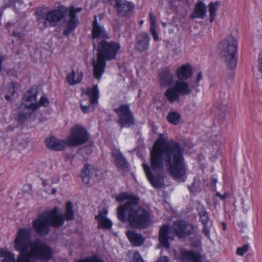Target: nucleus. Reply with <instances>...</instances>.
Returning <instances> with one entry per match:
<instances>
[{"mask_svg": "<svg viewBox=\"0 0 262 262\" xmlns=\"http://www.w3.org/2000/svg\"><path fill=\"white\" fill-rule=\"evenodd\" d=\"M219 49L222 58L231 69L235 68L237 62V52L238 43L232 36H227L219 45Z\"/></svg>", "mask_w": 262, "mask_h": 262, "instance_id": "8", "label": "nucleus"}, {"mask_svg": "<svg viewBox=\"0 0 262 262\" xmlns=\"http://www.w3.org/2000/svg\"><path fill=\"white\" fill-rule=\"evenodd\" d=\"M63 224V215L58 213L57 207L42 212L32 222L35 232L41 236H47L51 232L50 227L59 228Z\"/></svg>", "mask_w": 262, "mask_h": 262, "instance_id": "5", "label": "nucleus"}, {"mask_svg": "<svg viewBox=\"0 0 262 262\" xmlns=\"http://www.w3.org/2000/svg\"><path fill=\"white\" fill-rule=\"evenodd\" d=\"M193 74V70L190 64H183L179 67L176 72L177 77L179 80L186 81Z\"/></svg>", "mask_w": 262, "mask_h": 262, "instance_id": "22", "label": "nucleus"}, {"mask_svg": "<svg viewBox=\"0 0 262 262\" xmlns=\"http://www.w3.org/2000/svg\"><path fill=\"white\" fill-rule=\"evenodd\" d=\"M223 228L224 230H226V225L225 223L223 222L222 223Z\"/></svg>", "mask_w": 262, "mask_h": 262, "instance_id": "49", "label": "nucleus"}, {"mask_svg": "<svg viewBox=\"0 0 262 262\" xmlns=\"http://www.w3.org/2000/svg\"><path fill=\"white\" fill-rule=\"evenodd\" d=\"M152 35L153 36L154 39L155 41H158L159 40V36L157 33L156 34H152Z\"/></svg>", "mask_w": 262, "mask_h": 262, "instance_id": "46", "label": "nucleus"}, {"mask_svg": "<svg viewBox=\"0 0 262 262\" xmlns=\"http://www.w3.org/2000/svg\"><path fill=\"white\" fill-rule=\"evenodd\" d=\"M193 83L189 84L184 80H177L174 85L169 88L165 93V96L167 100L173 103L175 101H180V96H188L191 94L192 90H194L192 88Z\"/></svg>", "mask_w": 262, "mask_h": 262, "instance_id": "9", "label": "nucleus"}, {"mask_svg": "<svg viewBox=\"0 0 262 262\" xmlns=\"http://www.w3.org/2000/svg\"><path fill=\"white\" fill-rule=\"evenodd\" d=\"M15 83L11 82V85H10V93L11 94L10 95L9 94H7L5 95V98L6 100L9 101L11 99V96L13 95L15 93L14 88H15Z\"/></svg>", "mask_w": 262, "mask_h": 262, "instance_id": "37", "label": "nucleus"}, {"mask_svg": "<svg viewBox=\"0 0 262 262\" xmlns=\"http://www.w3.org/2000/svg\"><path fill=\"white\" fill-rule=\"evenodd\" d=\"M82 8H75L71 6L69 10L63 5H59L57 9L48 11L47 12L42 10L36 12L37 21L39 24H42L45 28L55 27L56 25L62 20L69 12V20L64 29L63 35L69 36L73 32L79 24L76 13L82 11Z\"/></svg>", "mask_w": 262, "mask_h": 262, "instance_id": "3", "label": "nucleus"}, {"mask_svg": "<svg viewBox=\"0 0 262 262\" xmlns=\"http://www.w3.org/2000/svg\"><path fill=\"white\" fill-rule=\"evenodd\" d=\"M32 230L30 227L20 228L14 239V248L19 254L16 259L15 254L7 248L0 249L1 262L48 261L53 257L51 247L39 238L31 241Z\"/></svg>", "mask_w": 262, "mask_h": 262, "instance_id": "2", "label": "nucleus"}, {"mask_svg": "<svg viewBox=\"0 0 262 262\" xmlns=\"http://www.w3.org/2000/svg\"><path fill=\"white\" fill-rule=\"evenodd\" d=\"M216 196L219 197L222 200H224L227 198V194L225 193L223 195H222L220 193L217 192L216 193Z\"/></svg>", "mask_w": 262, "mask_h": 262, "instance_id": "44", "label": "nucleus"}, {"mask_svg": "<svg viewBox=\"0 0 262 262\" xmlns=\"http://www.w3.org/2000/svg\"><path fill=\"white\" fill-rule=\"evenodd\" d=\"M149 19L150 21V24H156V17L151 11H150L149 12Z\"/></svg>", "mask_w": 262, "mask_h": 262, "instance_id": "40", "label": "nucleus"}, {"mask_svg": "<svg viewBox=\"0 0 262 262\" xmlns=\"http://www.w3.org/2000/svg\"><path fill=\"white\" fill-rule=\"evenodd\" d=\"M37 103L39 108L40 106L47 107L48 106L49 102L46 97L42 96Z\"/></svg>", "mask_w": 262, "mask_h": 262, "instance_id": "36", "label": "nucleus"}, {"mask_svg": "<svg viewBox=\"0 0 262 262\" xmlns=\"http://www.w3.org/2000/svg\"><path fill=\"white\" fill-rule=\"evenodd\" d=\"M45 142L48 148L54 151L63 150L67 144V142L58 139L54 136L47 137Z\"/></svg>", "mask_w": 262, "mask_h": 262, "instance_id": "20", "label": "nucleus"}, {"mask_svg": "<svg viewBox=\"0 0 262 262\" xmlns=\"http://www.w3.org/2000/svg\"><path fill=\"white\" fill-rule=\"evenodd\" d=\"M155 262H169V259L167 257L163 256L159 258Z\"/></svg>", "mask_w": 262, "mask_h": 262, "instance_id": "43", "label": "nucleus"}, {"mask_svg": "<svg viewBox=\"0 0 262 262\" xmlns=\"http://www.w3.org/2000/svg\"><path fill=\"white\" fill-rule=\"evenodd\" d=\"M89 139L86 129L80 126L75 125L71 129L70 134L66 140L69 146H77L86 143Z\"/></svg>", "mask_w": 262, "mask_h": 262, "instance_id": "10", "label": "nucleus"}, {"mask_svg": "<svg viewBox=\"0 0 262 262\" xmlns=\"http://www.w3.org/2000/svg\"><path fill=\"white\" fill-rule=\"evenodd\" d=\"M113 157H114L116 165L118 168L121 169L127 168L128 163L121 152L118 150H116L113 152Z\"/></svg>", "mask_w": 262, "mask_h": 262, "instance_id": "27", "label": "nucleus"}, {"mask_svg": "<svg viewBox=\"0 0 262 262\" xmlns=\"http://www.w3.org/2000/svg\"><path fill=\"white\" fill-rule=\"evenodd\" d=\"M116 200L118 202L127 200L125 204L120 205L117 208V216H120V218L124 219V216L122 214L123 212H125V210L133 204H139L140 198L133 194L122 192L116 196Z\"/></svg>", "mask_w": 262, "mask_h": 262, "instance_id": "12", "label": "nucleus"}, {"mask_svg": "<svg viewBox=\"0 0 262 262\" xmlns=\"http://www.w3.org/2000/svg\"><path fill=\"white\" fill-rule=\"evenodd\" d=\"M62 215V214H61ZM63 215V220L72 221L74 219V212L73 210V204L71 202H68L66 205L65 214Z\"/></svg>", "mask_w": 262, "mask_h": 262, "instance_id": "32", "label": "nucleus"}, {"mask_svg": "<svg viewBox=\"0 0 262 262\" xmlns=\"http://www.w3.org/2000/svg\"><path fill=\"white\" fill-rule=\"evenodd\" d=\"M37 94L36 88L30 89L29 91L25 94L24 96L25 102L21 104L20 108L24 106L31 109L32 111L37 110L38 108L37 103L36 102Z\"/></svg>", "mask_w": 262, "mask_h": 262, "instance_id": "16", "label": "nucleus"}, {"mask_svg": "<svg viewBox=\"0 0 262 262\" xmlns=\"http://www.w3.org/2000/svg\"><path fill=\"white\" fill-rule=\"evenodd\" d=\"M139 204H133L123 212L124 219L118 216V219L123 223H128L132 228H145L150 222V213L146 209L139 207Z\"/></svg>", "mask_w": 262, "mask_h": 262, "instance_id": "7", "label": "nucleus"}, {"mask_svg": "<svg viewBox=\"0 0 262 262\" xmlns=\"http://www.w3.org/2000/svg\"><path fill=\"white\" fill-rule=\"evenodd\" d=\"M150 32L151 35L156 34V24H150Z\"/></svg>", "mask_w": 262, "mask_h": 262, "instance_id": "42", "label": "nucleus"}, {"mask_svg": "<svg viewBox=\"0 0 262 262\" xmlns=\"http://www.w3.org/2000/svg\"><path fill=\"white\" fill-rule=\"evenodd\" d=\"M96 169L91 165L85 164L80 174V177L83 182L89 186H91L93 184L94 174H96Z\"/></svg>", "mask_w": 262, "mask_h": 262, "instance_id": "19", "label": "nucleus"}, {"mask_svg": "<svg viewBox=\"0 0 262 262\" xmlns=\"http://www.w3.org/2000/svg\"><path fill=\"white\" fill-rule=\"evenodd\" d=\"M119 43L114 41H107L101 40L98 45V53L97 60L93 59V74L98 80L100 79L104 72L106 60H111L115 58L120 50Z\"/></svg>", "mask_w": 262, "mask_h": 262, "instance_id": "4", "label": "nucleus"}, {"mask_svg": "<svg viewBox=\"0 0 262 262\" xmlns=\"http://www.w3.org/2000/svg\"><path fill=\"white\" fill-rule=\"evenodd\" d=\"M75 75L76 73L74 70H72V72L67 75L66 80L70 85H74L76 83H79L81 81L83 77L82 73H78L77 78L76 79H75Z\"/></svg>", "mask_w": 262, "mask_h": 262, "instance_id": "30", "label": "nucleus"}, {"mask_svg": "<svg viewBox=\"0 0 262 262\" xmlns=\"http://www.w3.org/2000/svg\"><path fill=\"white\" fill-rule=\"evenodd\" d=\"M12 35L13 36H16V37L19 38L20 39H21L22 37H24V35L23 33H21L19 32H17L16 31H13L12 32Z\"/></svg>", "mask_w": 262, "mask_h": 262, "instance_id": "41", "label": "nucleus"}, {"mask_svg": "<svg viewBox=\"0 0 262 262\" xmlns=\"http://www.w3.org/2000/svg\"><path fill=\"white\" fill-rule=\"evenodd\" d=\"M207 7L202 2H198L194 9L193 13L191 15V18H204L206 16Z\"/></svg>", "mask_w": 262, "mask_h": 262, "instance_id": "25", "label": "nucleus"}, {"mask_svg": "<svg viewBox=\"0 0 262 262\" xmlns=\"http://www.w3.org/2000/svg\"><path fill=\"white\" fill-rule=\"evenodd\" d=\"M198 214L200 217V221L203 225V233L208 239H210V230L207 226L209 217V213L205 208L202 206H199L198 208Z\"/></svg>", "mask_w": 262, "mask_h": 262, "instance_id": "21", "label": "nucleus"}, {"mask_svg": "<svg viewBox=\"0 0 262 262\" xmlns=\"http://www.w3.org/2000/svg\"><path fill=\"white\" fill-rule=\"evenodd\" d=\"M126 235L132 244L134 246H140L144 242V238L141 234L135 231H129L126 232Z\"/></svg>", "mask_w": 262, "mask_h": 262, "instance_id": "26", "label": "nucleus"}, {"mask_svg": "<svg viewBox=\"0 0 262 262\" xmlns=\"http://www.w3.org/2000/svg\"><path fill=\"white\" fill-rule=\"evenodd\" d=\"M217 179H213V182H214V183L215 184L217 183Z\"/></svg>", "mask_w": 262, "mask_h": 262, "instance_id": "51", "label": "nucleus"}, {"mask_svg": "<svg viewBox=\"0 0 262 262\" xmlns=\"http://www.w3.org/2000/svg\"><path fill=\"white\" fill-rule=\"evenodd\" d=\"M84 105H87V102H84Z\"/></svg>", "mask_w": 262, "mask_h": 262, "instance_id": "52", "label": "nucleus"}, {"mask_svg": "<svg viewBox=\"0 0 262 262\" xmlns=\"http://www.w3.org/2000/svg\"><path fill=\"white\" fill-rule=\"evenodd\" d=\"M142 166L148 180L154 188H162L164 185V180L162 176L159 174L154 175L151 168L145 163L143 164Z\"/></svg>", "mask_w": 262, "mask_h": 262, "instance_id": "17", "label": "nucleus"}, {"mask_svg": "<svg viewBox=\"0 0 262 262\" xmlns=\"http://www.w3.org/2000/svg\"><path fill=\"white\" fill-rule=\"evenodd\" d=\"M105 3H110L114 7L115 0H104Z\"/></svg>", "mask_w": 262, "mask_h": 262, "instance_id": "45", "label": "nucleus"}, {"mask_svg": "<svg viewBox=\"0 0 262 262\" xmlns=\"http://www.w3.org/2000/svg\"><path fill=\"white\" fill-rule=\"evenodd\" d=\"M227 101L226 99H224L221 104V106H217V108L222 112H225L227 110Z\"/></svg>", "mask_w": 262, "mask_h": 262, "instance_id": "39", "label": "nucleus"}, {"mask_svg": "<svg viewBox=\"0 0 262 262\" xmlns=\"http://www.w3.org/2000/svg\"><path fill=\"white\" fill-rule=\"evenodd\" d=\"M42 184L43 186H46L47 185V181L45 180H42Z\"/></svg>", "mask_w": 262, "mask_h": 262, "instance_id": "47", "label": "nucleus"}, {"mask_svg": "<svg viewBox=\"0 0 262 262\" xmlns=\"http://www.w3.org/2000/svg\"><path fill=\"white\" fill-rule=\"evenodd\" d=\"M11 25H12L11 24H10V23H7V25H6V27H7V28H10V26H11Z\"/></svg>", "mask_w": 262, "mask_h": 262, "instance_id": "50", "label": "nucleus"}, {"mask_svg": "<svg viewBox=\"0 0 262 262\" xmlns=\"http://www.w3.org/2000/svg\"><path fill=\"white\" fill-rule=\"evenodd\" d=\"M106 211L100 212L98 215L95 216V219L98 220V228L103 229H111L113 223L111 221L106 217Z\"/></svg>", "mask_w": 262, "mask_h": 262, "instance_id": "24", "label": "nucleus"}, {"mask_svg": "<svg viewBox=\"0 0 262 262\" xmlns=\"http://www.w3.org/2000/svg\"><path fill=\"white\" fill-rule=\"evenodd\" d=\"M32 113V111L31 109L22 106L21 108H20V111L17 116L18 122H19L20 124H23L26 120L31 116Z\"/></svg>", "mask_w": 262, "mask_h": 262, "instance_id": "29", "label": "nucleus"}, {"mask_svg": "<svg viewBox=\"0 0 262 262\" xmlns=\"http://www.w3.org/2000/svg\"><path fill=\"white\" fill-rule=\"evenodd\" d=\"M58 181H59V180H58V179H57V181H56L55 182H56V183H57V182H58Z\"/></svg>", "mask_w": 262, "mask_h": 262, "instance_id": "53", "label": "nucleus"}, {"mask_svg": "<svg viewBox=\"0 0 262 262\" xmlns=\"http://www.w3.org/2000/svg\"><path fill=\"white\" fill-rule=\"evenodd\" d=\"M134 262H144L138 251H135L133 256Z\"/></svg>", "mask_w": 262, "mask_h": 262, "instance_id": "38", "label": "nucleus"}, {"mask_svg": "<svg viewBox=\"0 0 262 262\" xmlns=\"http://www.w3.org/2000/svg\"><path fill=\"white\" fill-rule=\"evenodd\" d=\"M249 245L247 244L244 245L241 247H238L236 249V253L237 255L243 256L248 250Z\"/></svg>", "mask_w": 262, "mask_h": 262, "instance_id": "34", "label": "nucleus"}, {"mask_svg": "<svg viewBox=\"0 0 262 262\" xmlns=\"http://www.w3.org/2000/svg\"><path fill=\"white\" fill-rule=\"evenodd\" d=\"M92 36L94 48H96L95 39L105 40L110 38L104 26L98 21L96 15L94 16L92 23Z\"/></svg>", "mask_w": 262, "mask_h": 262, "instance_id": "14", "label": "nucleus"}, {"mask_svg": "<svg viewBox=\"0 0 262 262\" xmlns=\"http://www.w3.org/2000/svg\"><path fill=\"white\" fill-rule=\"evenodd\" d=\"M85 94L89 96V100H83L80 102L81 110L85 114L89 112L91 105L94 106L98 103L99 92L97 85L88 88Z\"/></svg>", "mask_w": 262, "mask_h": 262, "instance_id": "13", "label": "nucleus"}, {"mask_svg": "<svg viewBox=\"0 0 262 262\" xmlns=\"http://www.w3.org/2000/svg\"><path fill=\"white\" fill-rule=\"evenodd\" d=\"M202 79V73L199 72L198 74L196 79L195 80V83L193 84L192 88H194L196 92L199 91L198 88L199 86V81Z\"/></svg>", "mask_w": 262, "mask_h": 262, "instance_id": "35", "label": "nucleus"}, {"mask_svg": "<svg viewBox=\"0 0 262 262\" xmlns=\"http://www.w3.org/2000/svg\"><path fill=\"white\" fill-rule=\"evenodd\" d=\"M160 85L166 86L173 82L174 76L168 68L161 69L159 73Z\"/></svg>", "mask_w": 262, "mask_h": 262, "instance_id": "23", "label": "nucleus"}, {"mask_svg": "<svg viewBox=\"0 0 262 262\" xmlns=\"http://www.w3.org/2000/svg\"><path fill=\"white\" fill-rule=\"evenodd\" d=\"M182 146L174 140L168 141L159 138L155 142L150 151L151 169L155 172L164 168V162L168 172L178 182L186 179V166Z\"/></svg>", "mask_w": 262, "mask_h": 262, "instance_id": "1", "label": "nucleus"}, {"mask_svg": "<svg viewBox=\"0 0 262 262\" xmlns=\"http://www.w3.org/2000/svg\"><path fill=\"white\" fill-rule=\"evenodd\" d=\"M56 192V188H53L52 190V191L51 192V194H54Z\"/></svg>", "mask_w": 262, "mask_h": 262, "instance_id": "48", "label": "nucleus"}, {"mask_svg": "<svg viewBox=\"0 0 262 262\" xmlns=\"http://www.w3.org/2000/svg\"><path fill=\"white\" fill-rule=\"evenodd\" d=\"M181 115L176 112H170L167 116V121L173 125L179 123L181 119Z\"/></svg>", "mask_w": 262, "mask_h": 262, "instance_id": "31", "label": "nucleus"}, {"mask_svg": "<svg viewBox=\"0 0 262 262\" xmlns=\"http://www.w3.org/2000/svg\"><path fill=\"white\" fill-rule=\"evenodd\" d=\"M114 8L117 14L121 16L130 15L135 9V5L126 0H115Z\"/></svg>", "mask_w": 262, "mask_h": 262, "instance_id": "15", "label": "nucleus"}, {"mask_svg": "<svg viewBox=\"0 0 262 262\" xmlns=\"http://www.w3.org/2000/svg\"><path fill=\"white\" fill-rule=\"evenodd\" d=\"M192 225L187 222L179 220L174 222L171 229L169 225H163L160 229L159 240L162 246L168 249L169 241L174 239V234L179 238H183L193 232Z\"/></svg>", "mask_w": 262, "mask_h": 262, "instance_id": "6", "label": "nucleus"}, {"mask_svg": "<svg viewBox=\"0 0 262 262\" xmlns=\"http://www.w3.org/2000/svg\"><path fill=\"white\" fill-rule=\"evenodd\" d=\"M219 2L211 3L209 5V12L210 15V21L212 23L216 15V12Z\"/></svg>", "mask_w": 262, "mask_h": 262, "instance_id": "33", "label": "nucleus"}, {"mask_svg": "<svg viewBox=\"0 0 262 262\" xmlns=\"http://www.w3.org/2000/svg\"><path fill=\"white\" fill-rule=\"evenodd\" d=\"M114 111L118 115V123L121 127H128L134 124V118L129 104H121Z\"/></svg>", "mask_w": 262, "mask_h": 262, "instance_id": "11", "label": "nucleus"}, {"mask_svg": "<svg viewBox=\"0 0 262 262\" xmlns=\"http://www.w3.org/2000/svg\"><path fill=\"white\" fill-rule=\"evenodd\" d=\"M150 37L149 35L145 32L138 34L135 39V49L142 53L148 50Z\"/></svg>", "mask_w": 262, "mask_h": 262, "instance_id": "18", "label": "nucleus"}, {"mask_svg": "<svg viewBox=\"0 0 262 262\" xmlns=\"http://www.w3.org/2000/svg\"><path fill=\"white\" fill-rule=\"evenodd\" d=\"M181 257L185 261L192 260L193 262H202L201 256L194 252L183 251Z\"/></svg>", "mask_w": 262, "mask_h": 262, "instance_id": "28", "label": "nucleus"}]
</instances>
